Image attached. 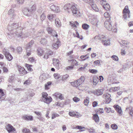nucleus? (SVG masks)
<instances>
[{
    "mask_svg": "<svg viewBox=\"0 0 133 133\" xmlns=\"http://www.w3.org/2000/svg\"><path fill=\"white\" fill-rule=\"evenodd\" d=\"M52 99L51 97L50 96H48L47 97L45 98L43 100H42V102H43L47 104H49L52 101Z\"/></svg>",
    "mask_w": 133,
    "mask_h": 133,
    "instance_id": "14",
    "label": "nucleus"
},
{
    "mask_svg": "<svg viewBox=\"0 0 133 133\" xmlns=\"http://www.w3.org/2000/svg\"><path fill=\"white\" fill-rule=\"evenodd\" d=\"M22 118L26 120L32 121L33 119V117L32 116H28L26 115H24L22 116Z\"/></svg>",
    "mask_w": 133,
    "mask_h": 133,
    "instance_id": "18",
    "label": "nucleus"
},
{
    "mask_svg": "<svg viewBox=\"0 0 133 133\" xmlns=\"http://www.w3.org/2000/svg\"><path fill=\"white\" fill-rule=\"evenodd\" d=\"M46 30L49 34L52 35L51 37L53 38L54 36H55L56 38L58 36L57 33L51 27H48L46 28Z\"/></svg>",
    "mask_w": 133,
    "mask_h": 133,
    "instance_id": "5",
    "label": "nucleus"
},
{
    "mask_svg": "<svg viewBox=\"0 0 133 133\" xmlns=\"http://www.w3.org/2000/svg\"><path fill=\"white\" fill-rule=\"evenodd\" d=\"M53 63L54 65L57 68H59V61L57 59L54 58L53 59Z\"/></svg>",
    "mask_w": 133,
    "mask_h": 133,
    "instance_id": "16",
    "label": "nucleus"
},
{
    "mask_svg": "<svg viewBox=\"0 0 133 133\" xmlns=\"http://www.w3.org/2000/svg\"><path fill=\"white\" fill-rule=\"evenodd\" d=\"M89 102V98L87 97L86 99L84 100V103L86 106H87Z\"/></svg>",
    "mask_w": 133,
    "mask_h": 133,
    "instance_id": "47",
    "label": "nucleus"
},
{
    "mask_svg": "<svg viewBox=\"0 0 133 133\" xmlns=\"http://www.w3.org/2000/svg\"><path fill=\"white\" fill-rule=\"evenodd\" d=\"M114 107L116 109V110L118 112L119 115L121 116L122 115V112L121 107L118 105H115L114 106Z\"/></svg>",
    "mask_w": 133,
    "mask_h": 133,
    "instance_id": "13",
    "label": "nucleus"
},
{
    "mask_svg": "<svg viewBox=\"0 0 133 133\" xmlns=\"http://www.w3.org/2000/svg\"><path fill=\"white\" fill-rule=\"evenodd\" d=\"M31 83V81L29 79L26 80L24 83V84L25 85H28Z\"/></svg>",
    "mask_w": 133,
    "mask_h": 133,
    "instance_id": "48",
    "label": "nucleus"
},
{
    "mask_svg": "<svg viewBox=\"0 0 133 133\" xmlns=\"http://www.w3.org/2000/svg\"><path fill=\"white\" fill-rule=\"evenodd\" d=\"M4 55L8 60L10 61L13 58V57L10 53L7 51H5L4 53Z\"/></svg>",
    "mask_w": 133,
    "mask_h": 133,
    "instance_id": "11",
    "label": "nucleus"
},
{
    "mask_svg": "<svg viewBox=\"0 0 133 133\" xmlns=\"http://www.w3.org/2000/svg\"><path fill=\"white\" fill-rule=\"evenodd\" d=\"M26 66L27 67L28 70L30 71H32V69L31 68V66H32V65H29L26 64Z\"/></svg>",
    "mask_w": 133,
    "mask_h": 133,
    "instance_id": "46",
    "label": "nucleus"
},
{
    "mask_svg": "<svg viewBox=\"0 0 133 133\" xmlns=\"http://www.w3.org/2000/svg\"><path fill=\"white\" fill-rule=\"evenodd\" d=\"M89 54H87L85 55L81 56H80V58L81 59H82L84 58H85L83 59L82 61H83L85 60L86 59L88 58L89 57Z\"/></svg>",
    "mask_w": 133,
    "mask_h": 133,
    "instance_id": "40",
    "label": "nucleus"
},
{
    "mask_svg": "<svg viewBox=\"0 0 133 133\" xmlns=\"http://www.w3.org/2000/svg\"><path fill=\"white\" fill-rule=\"evenodd\" d=\"M95 95L99 96L102 95L103 93L102 92H92Z\"/></svg>",
    "mask_w": 133,
    "mask_h": 133,
    "instance_id": "56",
    "label": "nucleus"
},
{
    "mask_svg": "<svg viewBox=\"0 0 133 133\" xmlns=\"http://www.w3.org/2000/svg\"><path fill=\"white\" fill-rule=\"evenodd\" d=\"M3 71L4 72L7 73L8 71V69L5 66L3 67Z\"/></svg>",
    "mask_w": 133,
    "mask_h": 133,
    "instance_id": "64",
    "label": "nucleus"
},
{
    "mask_svg": "<svg viewBox=\"0 0 133 133\" xmlns=\"http://www.w3.org/2000/svg\"><path fill=\"white\" fill-rule=\"evenodd\" d=\"M68 77L69 75L67 74H66L63 75L62 77V80L63 81H65Z\"/></svg>",
    "mask_w": 133,
    "mask_h": 133,
    "instance_id": "54",
    "label": "nucleus"
},
{
    "mask_svg": "<svg viewBox=\"0 0 133 133\" xmlns=\"http://www.w3.org/2000/svg\"><path fill=\"white\" fill-rule=\"evenodd\" d=\"M59 116V115L57 114L54 113L52 114L51 118L53 119L56 117H58Z\"/></svg>",
    "mask_w": 133,
    "mask_h": 133,
    "instance_id": "53",
    "label": "nucleus"
},
{
    "mask_svg": "<svg viewBox=\"0 0 133 133\" xmlns=\"http://www.w3.org/2000/svg\"><path fill=\"white\" fill-rule=\"evenodd\" d=\"M103 97L105 99V103H108L111 101V99L110 98V95L108 93H105L103 94Z\"/></svg>",
    "mask_w": 133,
    "mask_h": 133,
    "instance_id": "7",
    "label": "nucleus"
},
{
    "mask_svg": "<svg viewBox=\"0 0 133 133\" xmlns=\"http://www.w3.org/2000/svg\"><path fill=\"white\" fill-rule=\"evenodd\" d=\"M70 61H72V64H75L76 65H78V62L75 59H71L70 60Z\"/></svg>",
    "mask_w": 133,
    "mask_h": 133,
    "instance_id": "60",
    "label": "nucleus"
},
{
    "mask_svg": "<svg viewBox=\"0 0 133 133\" xmlns=\"http://www.w3.org/2000/svg\"><path fill=\"white\" fill-rule=\"evenodd\" d=\"M98 21L96 18H93L92 21L91 22V23L94 25H95L96 26V25H97V23H98Z\"/></svg>",
    "mask_w": 133,
    "mask_h": 133,
    "instance_id": "38",
    "label": "nucleus"
},
{
    "mask_svg": "<svg viewBox=\"0 0 133 133\" xmlns=\"http://www.w3.org/2000/svg\"><path fill=\"white\" fill-rule=\"evenodd\" d=\"M119 89V87H115L114 88H112L110 89L109 90V91H118Z\"/></svg>",
    "mask_w": 133,
    "mask_h": 133,
    "instance_id": "32",
    "label": "nucleus"
},
{
    "mask_svg": "<svg viewBox=\"0 0 133 133\" xmlns=\"http://www.w3.org/2000/svg\"><path fill=\"white\" fill-rule=\"evenodd\" d=\"M71 85L73 87H77L80 85L77 80L73 82L70 83Z\"/></svg>",
    "mask_w": 133,
    "mask_h": 133,
    "instance_id": "20",
    "label": "nucleus"
},
{
    "mask_svg": "<svg viewBox=\"0 0 133 133\" xmlns=\"http://www.w3.org/2000/svg\"><path fill=\"white\" fill-rule=\"evenodd\" d=\"M10 24L8 26V30L9 31H12L14 30V29H16L18 28V23H13L11 25Z\"/></svg>",
    "mask_w": 133,
    "mask_h": 133,
    "instance_id": "6",
    "label": "nucleus"
},
{
    "mask_svg": "<svg viewBox=\"0 0 133 133\" xmlns=\"http://www.w3.org/2000/svg\"><path fill=\"white\" fill-rule=\"evenodd\" d=\"M15 75L11 74L10 75L9 78V82L11 83L13 82L15 79Z\"/></svg>",
    "mask_w": 133,
    "mask_h": 133,
    "instance_id": "21",
    "label": "nucleus"
},
{
    "mask_svg": "<svg viewBox=\"0 0 133 133\" xmlns=\"http://www.w3.org/2000/svg\"><path fill=\"white\" fill-rule=\"evenodd\" d=\"M45 14H43L41 15V19L42 21H43L45 18Z\"/></svg>",
    "mask_w": 133,
    "mask_h": 133,
    "instance_id": "59",
    "label": "nucleus"
},
{
    "mask_svg": "<svg viewBox=\"0 0 133 133\" xmlns=\"http://www.w3.org/2000/svg\"><path fill=\"white\" fill-rule=\"evenodd\" d=\"M100 3L103 6V5H105L107 4L106 3V0H100Z\"/></svg>",
    "mask_w": 133,
    "mask_h": 133,
    "instance_id": "49",
    "label": "nucleus"
},
{
    "mask_svg": "<svg viewBox=\"0 0 133 133\" xmlns=\"http://www.w3.org/2000/svg\"><path fill=\"white\" fill-rule=\"evenodd\" d=\"M34 112L35 114H36L37 116H39V117H41L42 114L40 112H37L36 111H35Z\"/></svg>",
    "mask_w": 133,
    "mask_h": 133,
    "instance_id": "63",
    "label": "nucleus"
},
{
    "mask_svg": "<svg viewBox=\"0 0 133 133\" xmlns=\"http://www.w3.org/2000/svg\"><path fill=\"white\" fill-rule=\"evenodd\" d=\"M85 79L84 77L83 76H81L80 78L77 80V82H78L81 85L83 83Z\"/></svg>",
    "mask_w": 133,
    "mask_h": 133,
    "instance_id": "26",
    "label": "nucleus"
},
{
    "mask_svg": "<svg viewBox=\"0 0 133 133\" xmlns=\"http://www.w3.org/2000/svg\"><path fill=\"white\" fill-rule=\"evenodd\" d=\"M46 78L45 76L44 75H40L39 77L40 81L41 82H43L46 79Z\"/></svg>",
    "mask_w": 133,
    "mask_h": 133,
    "instance_id": "31",
    "label": "nucleus"
},
{
    "mask_svg": "<svg viewBox=\"0 0 133 133\" xmlns=\"http://www.w3.org/2000/svg\"><path fill=\"white\" fill-rule=\"evenodd\" d=\"M56 96L61 100H62L64 99L63 96L61 94H57L56 95Z\"/></svg>",
    "mask_w": 133,
    "mask_h": 133,
    "instance_id": "44",
    "label": "nucleus"
},
{
    "mask_svg": "<svg viewBox=\"0 0 133 133\" xmlns=\"http://www.w3.org/2000/svg\"><path fill=\"white\" fill-rule=\"evenodd\" d=\"M82 26L83 28L85 30L88 29L89 27V25L86 24H83Z\"/></svg>",
    "mask_w": 133,
    "mask_h": 133,
    "instance_id": "39",
    "label": "nucleus"
},
{
    "mask_svg": "<svg viewBox=\"0 0 133 133\" xmlns=\"http://www.w3.org/2000/svg\"><path fill=\"white\" fill-rule=\"evenodd\" d=\"M99 38L102 41V40H103L104 39H106L105 36L103 35H101L100 36H99Z\"/></svg>",
    "mask_w": 133,
    "mask_h": 133,
    "instance_id": "62",
    "label": "nucleus"
},
{
    "mask_svg": "<svg viewBox=\"0 0 133 133\" xmlns=\"http://www.w3.org/2000/svg\"><path fill=\"white\" fill-rule=\"evenodd\" d=\"M50 8L52 10L55 11L56 12H58L59 11L58 7L57 6H56L54 5L51 6H50Z\"/></svg>",
    "mask_w": 133,
    "mask_h": 133,
    "instance_id": "19",
    "label": "nucleus"
},
{
    "mask_svg": "<svg viewBox=\"0 0 133 133\" xmlns=\"http://www.w3.org/2000/svg\"><path fill=\"white\" fill-rule=\"evenodd\" d=\"M104 16L106 18H107V21H110V15L108 12H105L104 14Z\"/></svg>",
    "mask_w": 133,
    "mask_h": 133,
    "instance_id": "37",
    "label": "nucleus"
},
{
    "mask_svg": "<svg viewBox=\"0 0 133 133\" xmlns=\"http://www.w3.org/2000/svg\"><path fill=\"white\" fill-rule=\"evenodd\" d=\"M130 17V11L129 10L128 6H125L123 10V18L125 19H128Z\"/></svg>",
    "mask_w": 133,
    "mask_h": 133,
    "instance_id": "4",
    "label": "nucleus"
},
{
    "mask_svg": "<svg viewBox=\"0 0 133 133\" xmlns=\"http://www.w3.org/2000/svg\"><path fill=\"white\" fill-rule=\"evenodd\" d=\"M6 129L9 133L11 132H14L16 129L11 125L8 124L7 125Z\"/></svg>",
    "mask_w": 133,
    "mask_h": 133,
    "instance_id": "9",
    "label": "nucleus"
},
{
    "mask_svg": "<svg viewBox=\"0 0 133 133\" xmlns=\"http://www.w3.org/2000/svg\"><path fill=\"white\" fill-rule=\"evenodd\" d=\"M17 29L18 30H17V32L16 31L15 34L18 37H21L22 36V31L21 30H20L19 31V29Z\"/></svg>",
    "mask_w": 133,
    "mask_h": 133,
    "instance_id": "34",
    "label": "nucleus"
},
{
    "mask_svg": "<svg viewBox=\"0 0 133 133\" xmlns=\"http://www.w3.org/2000/svg\"><path fill=\"white\" fill-rule=\"evenodd\" d=\"M37 52L38 55L41 56L42 55L43 51L41 49L38 48L37 49Z\"/></svg>",
    "mask_w": 133,
    "mask_h": 133,
    "instance_id": "42",
    "label": "nucleus"
},
{
    "mask_svg": "<svg viewBox=\"0 0 133 133\" xmlns=\"http://www.w3.org/2000/svg\"><path fill=\"white\" fill-rule=\"evenodd\" d=\"M99 80V79L97 77H93V84L94 85H96L98 82Z\"/></svg>",
    "mask_w": 133,
    "mask_h": 133,
    "instance_id": "25",
    "label": "nucleus"
},
{
    "mask_svg": "<svg viewBox=\"0 0 133 133\" xmlns=\"http://www.w3.org/2000/svg\"><path fill=\"white\" fill-rule=\"evenodd\" d=\"M42 97L41 99V101L48 97V95L46 92H43L42 94Z\"/></svg>",
    "mask_w": 133,
    "mask_h": 133,
    "instance_id": "23",
    "label": "nucleus"
},
{
    "mask_svg": "<svg viewBox=\"0 0 133 133\" xmlns=\"http://www.w3.org/2000/svg\"><path fill=\"white\" fill-rule=\"evenodd\" d=\"M17 3L19 4H22L24 3V0H17Z\"/></svg>",
    "mask_w": 133,
    "mask_h": 133,
    "instance_id": "61",
    "label": "nucleus"
},
{
    "mask_svg": "<svg viewBox=\"0 0 133 133\" xmlns=\"http://www.w3.org/2000/svg\"><path fill=\"white\" fill-rule=\"evenodd\" d=\"M97 112L98 113H103L104 110L103 109L99 108L97 109Z\"/></svg>",
    "mask_w": 133,
    "mask_h": 133,
    "instance_id": "58",
    "label": "nucleus"
},
{
    "mask_svg": "<svg viewBox=\"0 0 133 133\" xmlns=\"http://www.w3.org/2000/svg\"><path fill=\"white\" fill-rule=\"evenodd\" d=\"M64 9L65 10H66L68 13H72L74 16L78 17L80 16V14L78 10L74 5L71 4H66L64 6Z\"/></svg>",
    "mask_w": 133,
    "mask_h": 133,
    "instance_id": "1",
    "label": "nucleus"
},
{
    "mask_svg": "<svg viewBox=\"0 0 133 133\" xmlns=\"http://www.w3.org/2000/svg\"><path fill=\"white\" fill-rule=\"evenodd\" d=\"M8 14L9 15V17L12 18H14L16 16L14 13V10L13 9H10L8 11Z\"/></svg>",
    "mask_w": 133,
    "mask_h": 133,
    "instance_id": "10",
    "label": "nucleus"
},
{
    "mask_svg": "<svg viewBox=\"0 0 133 133\" xmlns=\"http://www.w3.org/2000/svg\"><path fill=\"white\" fill-rule=\"evenodd\" d=\"M102 42L104 45H109L110 44V41L108 39H105L102 40Z\"/></svg>",
    "mask_w": 133,
    "mask_h": 133,
    "instance_id": "22",
    "label": "nucleus"
},
{
    "mask_svg": "<svg viewBox=\"0 0 133 133\" xmlns=\"http://www.w3.org/2000/svg\"><path fill=\"white\" fill-rule=\"evenodd\" d=\"M55 22L56 25L57 26H60L61 25L60 21L59 19L58 18H56L55 19Z\"/></svg>",
    "mask_w": 133,
    "mask_h": 133,
    "instance_id": "36",
    "label": "nucleus"
},
{
    "mask_svg": "<svg viewBox=\"0 0 133 133\" xmlns=\"http://www.w3.org/2000/svg\"><path fill=\"white\" fill-rule=\"evenodd\" d=\"M34 43V41L32 40L30 42L28 43L26 45V55L29 56L31 55V48L32 45Z\"/></svg>",
    "mask_w": 133,
    "mask_h": 133,
    "instance_id": "3",
    "label": "nucleus"
},
{
    "mask_svg": "<svg viewBox=\"0 0 133 133\" xmlns=\"http://www.w3.org/2000/svg\"><path fill=\"white\" fill-rule=\"evenodd\" d=\"M122 44H122V46L123 48H125V47H127V46H124V45H127L128 43V42L127 41H125V40H122Z\"/></svg>",
    "mask_w": 133,
    "mask_h": 133,
    "instance_id": "45",
    "label": "nucleus"
},
{
    "mask_svg": "<svg viewBox=\"0 0 133 133\" xmlns=\"http://www.w3.org/2000/svg\"><path fill=\"white\" fill-rule=\"evenodd\" d=\"M61 45V42L59 41H57L56 43L53 44L52 46L54 49H57Z\"/></svg>",
    "mask_w": 133,
    "mask_h": 133,
    "instance_id": "17",
    "label": "nucleus"
},
{
    "mask_svg": "<svg viewBox=\"0 0 133 133\" xmlns=\"http://www.w3.org/2000/svg\"><path fill=\"white\" fill-rule=\"evenodd\" d=\"M104 26L105 28L109 31L111 30L112 29L111 25L109 21H107L105 22Z\"/></svg>",
    "mask_w": 133,
    "mask_h": 133,
    "instance_id": "8",
    "label": "nucleus"
},
{
    "mask_svg": "<svg viewBox=\"0 0 133 133\" xmlns=\"http://www.w3.org/2000/svg\"><path fill=\"white\" fill-rule=\"evenodd\" d=\"M104 110L107 113H109L111 111V109L110 108L105 107L104 108Z\"/></svg>",
    "mask_w": 133,
    "mask_h": 133,
    "instance_id": "57",
    "label": "nucleus"
},
{
    "mask_svg": "<svg viewBox=\"0 0 133 133\" xmlns=\"http://www.w3.org/2000/svg\"><path fill=\"white\" fill-rule=\"evenodd\" d=\"M18 70L21 75H23L27 73V72L25 69L20 66L18 67Z\"/></svg>",
    "mask_w": 133,
    "mask_h": 133,
    "instance_id": "12",
    "label": "nucleus"
},
{
    "mask_svg": "<svg viewBox=\"0 0 133 133\" xmlns=\"http://www.w3.org/2000/svg\"><path fill=\"white\" fill-rule=\"evenodd\" d=\"M5 97V95L4 92H0V100L4 99Z\"/></svg>",
    "mask_w": 133,
    "mask_h": 133,
    "instance_id": "28",
    "label": "nucleus"
},
{
    "mask_svg": "<svg viewBox=\"0 0 133 133\" xmlns=\"http://www.w3.org/2000/svg\"><path fill=\"white\" fill-rule=\"evenodd\" d=\"M16 50L18 53L21 54L22 51V49L21 47L19 46L17 48Z\"/></svg>",
    "mask_w": 133,
    "mask_h": 133,
    "instance_id": "43",
    "label": "nucleus"
},
{
    "mask_svg": "<svg viewBox=\"0 0 133 133\" xmlns=\"http://www.w3.org/2000/svg\"><path fill=\"white\" fill-rule=\"evenodd\" d=\"M90 4L93 10L96 11H99V9L96 7V5L95 4Z\"/></svg>",
    "mask_w": 133,
    "mask_h": 133,
    "instance_id": "33",
    "label": "nucleus"
},
{
    "mask_svg": "<svg viewBox=\"0 0 133 133\" xmlns=\"http://www.w3.org/2000/svg\"><path fill=\"white\" fill-rule=\"evenodd\" d=\"M56 17V15L55 14H50L48 15V18L51 21L52 20L53 18H55Z\"/></svg>",
    "mask_w": 133,
    "mask_h": 133,
    "instance_id": "27",
    "label": "nucleus"
},
{
    "mask_svg": "<svg viewBox=\"0 0 133 133\" xmlns=\"http://www.w3.org/2000/svg\"><path fill=\"white\" fill-rule=\"evenodd\" d=\"M129 109V114L131 116H132L133 114V110L132 107H129V108H126V110Z\"/></svg>",
    "mask_w": 133,
    "mask_h": 133,
    "instance_id": "30",
    "label": "nucleus"
},
{
    "mask_svg": "<svg viewBox=\"0 0 133 133\" xmlns=\"http://www.w3.org/2000/svg\"><path fill=\"white\" fill-rule=\"evenodd\" d=\"M40 42L41 44L43 45H45L47 43V41L45 38H42L40 40Z\"/></svg>",
    "mask_w": 133,
    "mask_h": 133,
    "instance_id": "24",
    "label": "nucleus"
},
{
    "mask_svg": "<svg viewBox=\"0 0 133 133\" xmlns=\"http://www.w3.org/2000/svg\"><path fill=\"white\" fill-rule=\"evenodd\" d=\"M93 119L96 122H97L99 120V117L97 114H95L93 116Z\"/></svg>",
    "mask_w": 133,
    "mask_h": 133,
    "instance_id": "29",
    "label": "nucleus"
},
{
    "mask_svg": "<svg viewBox=\"0 0 133 133\" xmlns=\"http://www.w3.org/2000/svg\"><path fill=\"white\" fill-rule=\"evenodd\" d=\"M111 127L113 129L116 130L117 129V126L115 124H112L111 125Z\"/></svg>",
    "mask_w": 133,
    "mask_h": 133,
    "instance_id": "50",
    "label": "nucleus"
},
{
    "mask_svg": "<svg viewBox=\"0 0 133 133\" xmlns=\"http://www.w3.org/2000/svg\"><path fill=\"white\" fill-rule=\"evenodd\" d=\"M54 76L56 79H58L60 77V75L58 73H55L54 75Z\"/></svg>",
    "mask_w": 133,
    "mask_h": 133,
    "instance_id": "51",
    "label": "nucleus"
},
{
    "mask_svg": "<svg viewBox=\"0 0 133 133\" xmlns=\"http://www.w3.org/2000/svg\"><path fill=\"white\" fill-rule=\"evenodd\" d=\"M22 131L24 133H32L29 129L26 128L23 129Z\"/></svg>",
    "mask_w": 133,
    "mask_h": 133,
    "instance_id": "41",
    "label": "nucleus"
},
{
    "mask_svg": "<svg viewBox=\"0 0 133 133\" xmlns=\"http://www.w3.org/2000/svg\"><path fill=\"white\" fill-rule=\"evenodd\" d=\"M103 7L107 11H109L110 9V6L108 3L105 5H103Z\"/></svg>",
    "mask_w": 133,
    "mask_h": 133,
    "instance_id": "35",
    "label": "nucleus"
},
{
    "mask_svg": "<svg viewBox=\"0 0 133 133\" xmlns=\"http://www.w3.org/2000/svg\"><path fill=\"white\" fill-rule=\"evenodd\" d=\"M111 58H113L114 60L115 61H117L118 60V57L116 55H113L111 56Z\"/></svg>",
    "mask_w": 133,
    "mask_h": 133,
    "instance_id": "52",
    "label": "nucleus"
},
{
    "mask_svg": "<svg viewBox=\"0 0 133 133\" xmlns=\"http://www.w3.org/2000/svg\"><path fill=\"white\" fill-rule=\"evenodd\" d=\"M69 115L71 116H74L76 117H78L80 116V114L77 112H69Z\"/></svg>",
    "mask_w": 133,
    "mask_h": 133,
    "instance_id": "15",
    "label": "nucleus"
},
{
    "mask_svg": "<svg viewBox=\"0 0 133 133\" xmlns=\"http://www.w3.org/2000/svg\"><path fill=\"white\" fill-rule=\"evenodd\" d=\"M36 10V5H34L29 8H25L23 10L24 14L28 16H30Z\"/></svg>",
    "mask_w": 133,
    "mask_h": 133,
    "instance_id": "2",
    "label": "nucleus"
},
{
    "mask_svg": "<svg viewBox=\"0 0 133 133\" xmlns=\"http://www.w3.org/2000/svg\"><path fill=\"white\" fill-rule=\"evenodd\" d=\"M89 71L90 73L95 74L97 72V70L95 69H90Z\"/></svg>",
    "mask_w": 133,
    "mask_h": 133,
    "instance_id": "55",
    "label": "nucleus"
}]
</instances>
